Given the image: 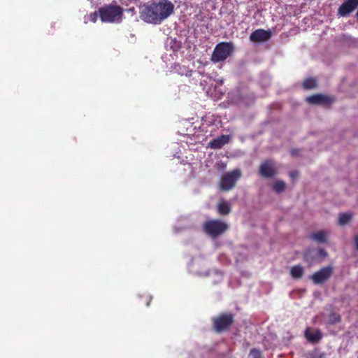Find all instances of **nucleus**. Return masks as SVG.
Returning a JSON list of instances; mask_svg holds the SVG:
<instances>
[{
	"label": "nucleus",
	"instance_id": "cd10ccee",
	"mask_svg": "<svg viewBox=\"0 0 358 358\" xmlns=\"http://www.w3.org/2000/svg\"><path fill=\"white\" fill-rule=\"evenodd\" d=\"M357 358H358V357H357Z\"/></svg>",
	"mask_w": 358,
	"mask_h": 358
},
{
	"label": "nucleus",
	"instance_id": "7ed1b4c3",
	"mask_svg": "<svg viewBox=\"0 0 358 358\" xmlns=\"http://www.w3.org/2000/svg\"><path fill=\"white\" fill-rule=\"evenodd\" d=\"M213 328L216 333L220 334L228 331L235 321L234 314L231 312L221 313L212 317Z\"/></svg>",
	"mask_w": 358,
	"mask_h": 358
},
{
	"label": "nucleus",
	"instance_id": "39448f33",
	"mask_svg": "<svg viewBox=\"0 0 358 358\" xmlns=\"http://www.w3.org/2000/svg\"><path fill=\"white\" fill-rule=\"evenodd\" d=\"M234 45L231 43L220 42L217 43L211 55V61L214 63L224 61L232 53Z\"/></svg>",
	"mask_w": 358,
	"mask_h": 358
},
{
	"label": "nucleus",
	"instance_id": "b1692460",
	"mask_svg": "<svg viewBox=\"0 0 358 358\" xmlns=\"http://www.w3.org/2000/svg\"><path fill=\"white\" fill-rule=\"evenodd\" d=\"M298 176H299V172L296 171H292L289 173V177L291 178V179L292 180L296 179L298 178Z\"/></svg>",
	"mask_w": 358,
	"mask_h": 358
},
{
	"label": "nucleus",
	"instance_id": "393cba45",
	"mask_svg": "<svg viewBox=\"0 0 358 358\" xmlns=\"http://www.w3.org/2000/svg\"><path fill=\"white\" fill-rule=\"evenodd\" d=\"M319 254L322 256L326 257L327 253L324 249H320L318 251Z\"/></svg>",
	"mask_w": 358,
	"mask_h": 358
},
{
	"label": "nucleus",
	"instance_id": "20e7f679",
	"mask_svg": "<svg viewBox=\"0 0 358 358\" xmlns=\"http://www.w3.org/2000/svg\"><path fill=\"white\" fill-rule=\"evenodd\" d=\"M228 228L227 224L220 220H210L203 222L202 229L205 234L213 238L218 237Z\"/></svg>",
	"mask_w": 358,
	"mask_h": 358
},
{
	"label": "nucleus",
	"instance_id": "6ab92c4d",
	"mask_svg": "<svg viewBox=\"0 0 358 358\" xmlns=\"http://www.w3.org/2000/svg\"><path fill=\"white\" fill-rule=\"evenodd\" d=\"M352 218V215L349 213H344L339 214L338 224L340 225H345L350 222Z\"/></svg>",
	"mask_w": 358,
	"mask_h": 358
},
{
	"label": "nucleus",
	"instance_id": "0eeeda50",
	"mask_svg": "<svg viewBox=\"0 0 358 358\" xmlns=\"http://www.w3.org/2000/svg\"><path fill=\"white\" fill-rule=\"evenodd\" d=\"M278 169L273 159H266L261 163L259 167V174L265 178H271L276 176Z\"/></svg>",
	"mask_w": 358,
	"mask_h": 358
},
{
	"label": "nucleus",
	"instance_id": "f03ea898",
	"mask_svg": "<svg viewBox=\"0 0 358 358\" xmlns=\"http://www.w3.org/2000/svg\"><path fill=\"white\" fill-rule=\"evenodd\" d=\"M98 13L103 22L119 23L122 20L124 9L116 3H110L99 8Z\"/></svg>",
	"mask_w": 358,
	"mask_h": 358
},
{
	"label": "nucleus",
	"instance_id": "2eb2a0df",
	"mask_svg": "<svg viewBox=\"0 0 358 358\" xmlns=\"http://www.w3.org/2000/svg\"><path fill=\"white\" fill-rule=\"evenodd\" d=\"M304 273L303 268L300 265H296L292 267L290 271L291 276L293 278H301Z\"/></svg>",
	"mask_w": 358,
	"mask_h": 358
},
{
	"label": "nucleus",
	"instance_id": "ddd939ff",
	"mask_svg": "<svg viewBox=\"0 0 358 358\" xmlns=\"http://www.w3.org/2000/svg\"><path fill=\"white\" fill-rule=\"evenodd\" d=\"M306 338L313 343H317L322 339V333L320 330L312 332L309 329L305 331Z\"/></svg>",
	"mask_w": 358,
	"mask_h": 358
},
{
	"label": "nucleus",
	"instance_id": "bb28decb",
	"mask_svg": "<svg viewBox=\"0 0 358 358\" xmlns=\"http://www.w3.org/2000/svg\"><path fill=\"white\" fill-rule=\"evenodd\" d=\"M296 152H297V151L296 150H292V151H291V154L292 155H296Z\"/></svg>",
	"mask_w": 358,
	"mask_h": 358
},
{
	"label": "nucleus",
	"instance_id": "f257e3e1",
	"mask_svg": "<svg viewBox=\"0 0 358 358\" xmlns=\"http://www.w3.org/2000/svg\"><path fill=\"white\" fill-rule=\"evenodd\" d=\"M174 12V5L169 0L150 1L139 6L140 18L145 22L159 24Z\"/></svg>",
	"mask_w": 358,
	"mask_h": 358
},
{
	"label": "nucleus",
	"instance_id": "423d86ee",
	"mask_svg": "<svg viewBox=\"0 0 358 358\" xmlns=\"http://www.w3.org/2000/svg\"><path fill=\"white\" fill-rule=\"evenodd\" d=\"M241 177V171L238 169H236L232 171L224 174L220 181V188L223 191H229L234 188L237 181Z\"/></svg>",
	"mask_w": 358,
	"mask_h": 358
},
{
	"label": "nucleus",
	"instance_id": "6e6552de",
	"mask_svg": "<svg viewBox=\"0 0 358 358\" xmlns=\"http://www.w3.org/2000/svg\"><path fill=\"white\" fill-rule=\"evenodd\" d=\"M333 267L327 266L313 273L310 278L315 285H320L327 281L333 274Z\"/></svg>",
	"mask_w": 358,
	"mask_h": 358
},
{
	"label": "nucleus",
	"instance_id": "5701e85b",
	"mask_svg": "<svg viewBox=\"0 0 358 358\" xmlns=\"http://www.w3.org/2000/svg\"><path fill=\"white\" fill-rule=\"evenodd\" d=\"M98 11H95V12H93V13H91L90 15V20L92 22H96V20H97V17H98Z\"/></svg>",
	"mask_w": 358,
	"mask_h": 358
},
{
	"label": "nucleus",
	"instance_id": "4be33fe9",
	"mask_svg": "<svg viewBox=\"0 0 358 358\" xmlns=\"http://www.w3.org/2000/svg\"><path fill=\"white\" fill-rule=\"evenodd\" d=\"M341 320V317L339 314L333 313L330 315V322L331 324L338 323Z\"/></svg>",
	"mask_w": 358,
	"mask_h": 358
},
{
	"label": "nucleus",
	"instance_id": "f8f14e48",
	"mask_svg": "<svg viewBox=\"0 0 358 358\" xmlns=\"http://www.w3.org/2000/svg\"><path fill=\"white\" fill-rule=\"evenodd\" d=\"M229 141V136L227 135H222L217 138L210 141L208 146L213 149H220L223 145L227 144Z\"/></svg>",
	"mask_w": 358,
	"mask_h": 358
},
{
	"label": "nucleus",
	"instance_id": "9d476101",
	"mask_svg": "<svg viewBox=\"0 0 358 358\" xmlns=\"http://www.w3.org/2000/svg\"><path fill=\"white\" fill-rule=\"evenodd\" d=\"M334 101L333 97L322 94H313L306 98V101L313 105L329 106Z\"/></svg>",
	"mask_w": 358,
	"mask_h": 358
},
{
	"label": "nucleus",
	"instance_id": "4468645a",
	"mask_svg": "<svg viewBox=\"0 0 358 358\" xmlns=\"http://www.w3.org/2000/svg\"><path fill=\"white\" fill-rule=\"evenodd\" d=\"M217 212L221 215H226L231 212V205L227 201H221L217 205Z\"/></svg>",
	"mask_w": 358,
	"mask_h": 358
},
{
	"label": "nucleus",
	"instance_id": "f3484780",
	"mask_svg": "<svg viewBox=\"0 0 358 358\" xmlns=\"http://www.w3.org/2000/svg\"><path fill=\"white\" fill-rule=\"evenodd\" d=\"M272 188L275 192L280 194L285 190L286 183L283 180H278L273 182Z\"/></svg>",
	"mask_w": 358,
	"mask_h": 358
},
{
	"label": "nucleus",
	"instance_id": "412c9836",
	"mask_svg": "<svg viewBox=\"0 0 358 358\" xmlns=\"http://www.w3.org/2000/svg\"><path fill=\"white\" fill-rule=\"evenodd\" d=\"M309 358H325V354L319 350H315L309 354Z\"/></svg>",
	"mask_w": 358,
	"mask_h": 358
},
{
	"label": "nucleus",
	"instance_id": "9b49d317",
	"mask_svg": "<svg viewBox=\"0 0 358 358\" xmlns=\"http://www.w3.org/2000/svg\"><path fill=\"white\" fill-rule=\"evenodd\" d=\"M271 37V31L270 30L258 29L251 33L250 40L252 42H264L270 39Z\"/></svg>",
	"mask_w": 358,
	"mask_h": 358
},
{
	"label": "nucleus",
	"instance_id": "dca6fc26",
	"mask_svg": "<svg viewBox=\"0 0 358 358\" xmlns=\"http://www.w3.org/2000/svg\"><path fill=\"white\" fill-rule=\"evenodd\" d=\"M310 238L318 243H325L327 241V233L324 231H320L310 235Z\"/></svg>",
	"mask_w": 358,
	"mask_h": 358
},
{
	"label": "nucleus",
	"instance_id": "a878e982",
	"mask_svg": "<svg viewBox=\"0 0 358 358\" xmlns=\"http://www.w3.org/2000/svg\"><path fill=\"white\" fill-rule=\"evenodd\" d=\"M355 243L356 248L358 250V235H356L355 236Z\"/></svg>",
	"mask_w": 358,
	"mask_h": 358
},
{
	"label": "nucleus",
	"instance_id": "a211bd4d",
	"mask_svg": "<svg viewBox=\"0 0 358 358\" xmlns=\"http://www.w3.org/2000/svg\"><path fill=\"white\" fill-rule=\"evenodd\" d=\"M317 80L313 78H306L303 83V87L306 90H312L317 87Z\"/></svg>",
	"mask_w": 358,
	"mask_h": 358
},
{
	"label": "nucleus",
	"instance_id": "1a4fd4ad",
	"mask_svg": "<svg viewBox=\"0 0 358 358\" xmlns=\"http://www.w3.org/2000/svg\"><path fill=\"white\" fill-rule=\"evenodd\" d=\"M358 7V0H344L338 9V15L346 17Z\"/></svg>",
	"mask_w": 358,
	"mask_h": 358
},
{
	"label": "nucleus",
	"instance_id": "aec40b11",
	"mask_svg": "<svg viewBox=\"0 0 358 358\" xmlns=\"http://www.w3.org/2000/svg\"><path fill=\"white\" fill-rule=\"evenodd\" d=\"M250 358H264L262 353L260 350L257 348H252L250 350L249 353Z\"/></svg>",
	"mask_w": 358,
	"mask_h": 358
}]
</instances>
